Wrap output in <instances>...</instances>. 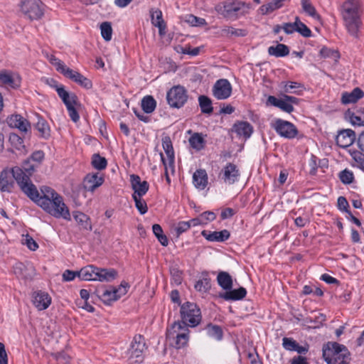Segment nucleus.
I'll list each match as a JSON object with an SVG mask.
<instances>
[{"label":"nucleus","instance_id":"f257e3e1","mask_svg":"<svg viewBox=\"0 0 364 364\" xmlns=\"http://www.w3.org/2000/svg\"><path fill=\"white\" fill-rule=\"evenodd\" d=\"M338 11L347 33L354 39H359L363 27L360 0H346L341 4Z\"/></svg>","mask_w":364,"mask_h":364},{"label":"nucleus","instance_id":"f03ea898","mask_svg":"<svg viewBox=\"0 0 364 364\" xmlns=\"http://www.w3.org/2000/svg\"><path fill=\"white\" fill-rule=\"evenodd\" d=\"M26 171L16 166L11 171L4 170L0 173V191L1 192L11 193L14 188V180L20 189L24 193V191L30 188V185L33 184L30 178L31 173L34 171V166L24 167Z\"/></svg>","mask_w":364,"mask_h":364},{"label":"nucleus","instance_id":"7ed1b4c3","mask_svg":"<svg viewBox=\"0 0 364 364\" xmlns=\"http://www.w3.org/2000/svg\"><path fill=\"white\" fill-rule=\"evenodd\" d=\"M250 6L244 1L226 0L218 4L215 10L223 18L229 21H236L248 13Z\"/></svg>","mask_w":364,"mask_h":364},{"label":"nucleus","instance_id":"20e7f679","mask_svg":"<svg viewBox=\"0 0 364 364\" xmlns=\"http://www.w3.org/2000/svg\"><path fill=\"white\" fill-rule=\"evenodd\" d=\"M323 357L328 364H348L350 360L347 348L338 343H328L323 348Z\"/></svg>","mask_w":364,"mask_h":364},{"label":"nucleus","instance_id":"39448f33","mask_svg":"<svg viewBox=\"0 0 364 364\" xmlns=\"http://www.w3.org/2000/svg\"><path fill=\"white\" fill-rule=\"evenodd\" d=\"M41 192L42 196L40 195L36 186L34 184H31L30 188L24 191V194H26L31 200L35 202L45 211V205L50 206L54 203L55 198L61 197V196L55 190L48 186H43L41 188Z\"/></svg>","mask_w":364,"mask_h":364},{"label":"nucleus","instance_id":"423d86ee","mask_svg":"<svg viewBox=\"0 0 364 364\" xmlns=\"http://www.w3.org/2000/svg\"><path fill=\"white\" fill-rule=\"evenodd\" d=\"M190 331L182 321L174 322L166 332L167 339L175 342L177 348L184 347L189 340Z\"/></svg>","mask_w":364,"mask_h":364},{"label":"nucleus","instance_id":"0eeeda50","mask_svg":"<svg viewBox=\"0 0 364 364\" xmlns=\"http://www.w3.org/2000/svg\"><path fill=\"white\" fill-rule=\"evenodd\" d=\"M180 312L182 322L186 326L195 327L201 321L200 309L193 303H184L181 307Z\"/></svg>","mask_w":364,"mask_h":364},{"label":"nucleus","instance_id":"6e6552de","mask_svg":"<svg viewBox=\"0 0 364 364\" xmlns=\"http://www.w3.org/2000/svg\"><path fill=\"white\" fill-rule=\"evenodd\" d=\"M20 6L23 16L31 21L38 20L43 16V4L40 0H23Z\"/></svg>","mask_w":364,"mask_h":364},{"label":"nucleus","instance_id":"1a4fd4ad","mask_svg":"<svg viewBox=\"0 0 364 364\" xmlns=\"http://www.w3.org/2000/svg\"><path fill=\"white\" fill-rule=\"evenodd\" d=\"M270 125L279 136L285 139H294L299 134L296 127L289 121L274 119L271 122Z\"/></svg>","mask_w":364,"mask_h":364},{"label":"nucleus","instance_id":"9d476101","mask_svg":"<svg viewBox=\"0 0 364 364\" xmlns=\"http://www.w3.org/2000/svg\"><path fill=\"white\" fill-rule=\"evenodd\" d=\"M146 348L145 339L141 335H136L129 348V359L131 364L140 363L144 358V351Z\"/></svg>","mask_w":364,"mask_h":364},{"label":"nucleus","instance_id":"9b49d317","mask_svg":"<svg viewBox=\"0 0 364 364\" xmlns=\"http://www.w3.org/2000/svg\"><path fill=\"white\" fill-rule=\"evenodd\" d=\"M166 98L168 104L171 107L180 108L186 102L188 95L183 87L176 85L168 91Z\"/></svg>","mask_w":364,"mask_h":364},{"label":"nucleus","instance_id":"f8f14e48","mask_svg":"<svg viewBox=\"0 0 364 364\" xmlns=\"http://www.w3.org/2000/svg\"><path fill=\"white\" fill-rule=\"evenodd\" d=\"M46 212L55 218H63L66 220H70V210L64 203L63 197L55 198L54 203L50 206L45 205Z\"/></svg>","mask_w":364,"mask_h":364},{"label":"nucleus","instance_id":"ddd939ff","mask_svg":"<svg viewBox=\"0 0 364 364\" xmlns=\"http://www.w3.org/2000/svg\"><path fill=\"white\" fill-rule=\"evenodd\" d=\"M240 176V172L238 167L232 163H228L219 173V178L227 185H232L237 182Z\"/></svg>","mask_w":364,"mask_h":364},{"label":"nucleus","instance_id":"4468645a","mask_svg":"<svg viewBox=\"0 0 364 364\" xmlns=\"http://www.w3.org/2000/svg\"><path fill=\"white\" fill-rule=\"evenodd\" d=\"M127 283L121 284L117 288L109 287V289H104L100 294V299L105 304H110L112 301H116L119 299L122 295H124L127 291Z\"/></svg>","mask_w":364,"mask_h":364},{"label":"nucleus","instance_id":"2eb2a0df","mask_svg":"<svg viewBox=\"0 0 364 364\" xmlns=\"http://www.w3.org/2000/svg\"><path fill=\"white\" fill-rule=\"evenodd\" d=\"M232 93V85L227 79L217 80L213 87V95L218 100H226Z\"/></svg>","mask_w":364,"mask_h":364},{"label":"nucleus","instance_id":"dca6fc26","mask_svg":"<svg viewBox=\"0 0 364 364\" xmlns=\"http://www.w3.org/2000/svg\"><path fill=\"white\" fill-rule=\"evenodd\" d=\"M21 78L20 75L6 70L0 71V86L16 89L20 87Z\"/></svg>","mask_w":364,"mask_h":364},{"label":"nucleus","instance_id":"f3484780","mask_svg":"<svg viewBox=\"0 0 364 364\" xmlns=\"http://www.w3.org/2000/svg\"><path fill=\"white\" fill-rule=\"evenodd\" d=\"M130 182L134 190L133 196L143 197L149 191V185L146 181H141V178L135 174L130 176Z\"/></svg>","mask_w":364,"mask_h":364},{"label":"nucleus","instance_id":"a211bd4d","mask_svg":"<svg viewBox=\"0 0 364 364\" xmlns=\"http://www.w3.org/2000/svg\"><path fill=\"white\" fill-rule=\"evenodd\" d=\"M8 125L16 128L22 132H27L30 129V123L20 114H12L6 119Z\"/></svg>","mask_w":364,"mask_h":364},{"label":"nucleus","instance_id":"6ab92c4d","mask_svg":"<svg viewBox=\"0 0 364 364\" xmlns=\"http://www.w3.org/2000/svg\"><path fill=\"white\" fill-rule=\"evenodd\" d=\"M33 304L38 310L46 309L51 303L49 294L44 291H36L33 294Z\"/></svg>","mask_w":364,"mask_h":364},{"label":"nucleus","instance_id":"aec40b11","mask_svg":"<svg viewBox=\"0 0 364 364\" xmlns=\"http://www.w3.org/2000/svg\"><path fill=\"white\" fill-rule=\"evenodd\" d=\"M355 134L351 129L341 131L336 136L337 144L342 148H347L354 142Z\"/></svg>","mask_w":364,"mask_h":364},{"label":"nucleus","instance_id":"412c9836","mask_svg":"<svg viewBox=\"0 0 364 364\" xmlns=\"http://www.w3.org/2000/svg\"><path fill=\"white\" fill-rule=\"evenodd\" d=\"M104 182V178L98 173L87 174L84 179V188L87 191L93 192Z\"/></svg>","mask_w":364,"mask_h":364},{"label":"nucleus","instance_id":"4be33fe9","mask_svg":"<svg viewBox=\"0 0 364 364\" xmlns=\"http://www.w3.org/2000/svg\"><path fill=\"white\" fill-rule=\"evenodd\" d=\"M63 75L87 89L92 87V82L90 80L84 77L80 73L71 70L69 68L66 69L65 72L63 73Z\"/></svg>","mask_w":364,"mask_h":364},{"label":"nucleus","instance_id":"5701e85b","mask_svg":"<svg viewBox=\"0 0 364 364\" xmlns=\"http://www.w3.org/2000/svg\"><path fill=\"white\" fill-rule=\"evenodd\" d=\"M162 146L166 154L167 159L166 160L168 163H169V166L171 167V172L173 173L175 171V156L172 142L169 136H165L162 138Z\"/></svg>","mask_w":364,"mask_h":364},{"label":"nucleus","instance_id":"b1692460","mask_svg":"<svg viewBox=\"0 0 364 364\" xmlns=\"http://www.w3.org/2000/svg\"><path fill=\"white\" fill-rule=\"evenodd\" d=\"M201 235L210 242H224L228 240L230 236V232L228 230L214 232L203 230Z\"/></svg>","mask_w":364,"mask_h":364},{"label":"nucleus","instance_id":"393cba45","mask_svg":"<svg viewBox=\"0 0 364 364\" xmlns=\"http://www.w3.org/2000/svg\"><path fill=\"white\" fill-rule=\"evenodd\" d=\"M233 131L239 137L250 138L253 132L252 126L247 122H238L233 125Z\"/></svg>","mask_w":364,"mask_h":364},{"label":"nucleus","instance_id":"a878e982","mask_svg":"<svg viewBox=\"0 0 364 364\" xmlns=\"http://www.w3.org/2000/svg\"><path fill=\"white\" fill-rule=\"evenodd\" d=\"M99 267L87 265L77 272V277L85 281H97Z\"/></svg>","mask_w":364,"mask_h":364},{"label":"nucleus","instance_id":"bb28decb","mask_svg":"<svg viewBox=\"0 0 364 364\" xmlns=\"http://www.w3.org/2000/svg\"><path fill=\"white\" fill-rule=\"evenodd\" d=\"M267 104L277 107L287 113H291L294 111V107L288 104L284 95L280 98L272 95L269 96L267 98Z\"/></svg>","mask_w":364,"mask_h":364},{"label":"nucleus","instance_id":"cd10ccee","mask_svg":"<svg viewBox=\"0 0 364 364\" xmlns=\"http://www.w3.org/2000/svg\"><path fill=\"white\" fill-rule=\"evenodd\" d=\"M58 95L65 105L67 109L77 107L78 104L77 97L75 94H70L65 90V87L58 89Z\"/></svg>","mask_w":364,"mask_h":364},{"label":"nucleus","instance_id":"c85d7f7f","mask_svg":"<svg viewBox=\"0 0 364 364\" xmlns=\"http://www.w3.org/2000/svg\"><path fill=\"white\" fill-rule=\"evenodd\" d=\"M247 291L244 287H240L237 289H230L220 294V297L226 301H237L245 297Z\"/></svg>","mask_w":364,"mask_h":364},{"label":"nucleus","instance_id":"c756f323","mask_svg":"<svg viewBox=\"0 0 364 364\" xmlns=\"http://www.w3.org/2000/svg\"><path fill=\"white\" fill-rule=\"evenodd\" d=\"M290 0H270L268 3L259 7V11L262 15L269 14L282 8L286 2Z\"/></svg>","mask_w":364,"mask_h":364},{"label":"nucleus","instance_id":"7c9ffc66","mask_svg":"<svg viewBox=\"0 0 364 364\" xmlns=\"http://www.w3.org/2000/svg\"><path fill=\"white\" fill-rule=\"evenodd\" d=\"M364 96V92L359 87H355L350 92H343L341 102L344 105L355 103Z\"/></svg>","mask_w":364,"mask_h":364},{"label":"nucleus","instance_id":"2f4dec72","mask_svg":"<svg viewBox=\"0 0 364 364\" xmlns=\"http://www.w3.org/2000/svg\"><path fill=\"white\" fill-rule=\"evenodd\" d=\"M152 24L159 28V34L164 35L166 30V24L163 19L162 12L159 9L151 11Z\"/></svg>","mask_w":364,"mask_h":364},{"label":"nucleus","instance_id":"473e14b6","mask_svg":"<svg viewBox=\"0 0 364 364\" xmlns=\"http://www.w3.org/2000/svg\"><path fill=\"white\" fill-rule=\"evenodd\" d=\"M194 186L200 190H203L208 184V175L205 170H197L193 176Z\"/></svg>","mask_w":364,"mask_h":364},{"label":"nucleus","instance_id":"72a5a7b5","mask_svg":"<svg viewBox=\"0 0 364 364\" xmlns=\"http://www.w3.org/2000/svg\"><path fill=\"white\" fill-rule=\"evenodd\" d=\"M188 141L191 148L197 151L203 149L206 143L203 135L198 132L192 134Z\"/></svg>","mask_w":364,"mask_h":364},{"label":"nucleus","instance_id":"f704fd0d","mask_svg":"<svg viewBox=\"0 0 364 364\" xmlns=\"http://www.w3.org/2000/svg\"><path fill=\"white\" fill-rule=\"evenodd\" d=\"M268 53L276 58H282L289 55V48L284 44L277 43L268 48Z\"/></svg>","mask_w":364,"mask_h":364},{"label":"nucleus","instance_id":"c9c22d12","mask_svg":"<svg viewBox=\"0 0 364 364\" xmlns=\"http://www.w3.org/2000/svg\"><path fill=\"white\" fill-rule=\"evenodd\" d=\"M117 272L114 269L99 268L97 281L99 282H112L117 277Z\"/></svg>","mask_w":364,"mask_h":364},{"label":"nucleus","instance_id":"e433bc0d","mask_svg":"<svg viewBox=\"0 0 364 364\" xmlns=\"http://www.w3.org/2000/svg\"><path fill=\"white\" fill-rule=\"evenodd\" d=\"M218 284L226 291L232 288V277L226 272H220L217 277Z\"/></svg>","mask_w":364,"mask_h":364},{"label":"nucleus","instance_id":"4c0bfd02","mask_svg":"<svg viewBox=\"0 0 364 364\" xmlns=\"http://www.w3.org/2000/svg\"><path fill=\"white\" fill-rule=\"evenodd\" d=\"M205 331L209 337L215 340L220 341L223 338L222 328L217 325L208 324L206 326Z\"/></svg>","mask_w":364,"mask_h":364},{"label":"nucleus","instance_id":"58836bf2","mask_svg":"<svg viewBox=\"0 0 364 364\" xmlns=\"http://www.w3.org/2000/svg\"><path fill=\"white\" fill-rule=\"evenodd\" d=\"M36 128L39 132V134L43 138H48L50 136V127L44 119L38 117V121L36 124Z\"/></svg>","mask_w":364,"mask_h":364},{"label":"nucleus","instance_id":"ea45409f","mask_svg":"<svg viewBox=\"0 0 364 364\" xmlns=\"http://www.w3.org/2000/svg\"><path fill=\"white\" fill-rule=\"evenodd\" d=\"M156 102L152 96L147 95L143 97L141 100V107L144 112L150 114L156 108Z\"/></svg>","mask_w":364,"mask_h":364},{"label":"nucleus","instance_id":"a19ab883","mask_svg":"<svg viewBox=\"0 0 364 364\" xmlns=\"http://www.w3.org/2000/svg\"><path fill=\"white\" fill-rule=\"evenodd\" d=\"M247 31L244 29L235 28L231 26H225L222 29V35L226 37H243L247 35Z\"/></svg>","mask_w":364,"mask_h":364},{"label":"nucleus","instance_id":"79ce46f5","mask_svg":"<svg viewBox=\"0 0 364 364\" xmlns=\"http://www.w3.org/2000/svg\"><path fill=\"white\" fill-rule=\"evenodd\" d=\"M73 218L82 228L91 230L90 219L87 215L81 212H74Z\"/></svg>","mask_w":364,"mask_h":364},{"label":"nucleus","instance_id":"37998d69","mask_svg":"<svg viewBox=\"0 0 364 364\" xmlns=\"http://www.w3.org/2000/svg\"><path fill=\"white\" fill-rule=\"evenodd\" d=\"M349 121L354 126H364V110L349 113Z\"/></svg>","mask_w":364,"mask_h":364},{"label":"nucleus","instance_id":"c03bdc74","mask_svg":"<svg viewBox=\"0 0 364 364\" xmlns=\"http://www.w3.org/2000/svg\"><path fill=\"white\" fill-rule=\"evenodd\" d=\"M198 101L203 113L210 114L213 112V108L210 98L205 95H201L198 97Z\"/></svg>","mask_w":364,"mask_h":364},{"label":"nucleus","instance_id":"a18cd8bd","mask_svg":"<svg viewBox=\"0 0 364 364\" xmlns=\"http://www.w3.org/2000/svg\"><path fill=\"white\" fill-rule=\"evenodd\" d=\"M303 11L314 18H318L315 7L312 5L310 0H301Z\"/></svg>","mask_w":364,"mask_h":364},{"label":"nucleus","instance_id":"49530a36","mask_svg":"<svg viewBox=\"0 0 364 364\" xmlns=\"http://www.w3.org/2000/svg\"><path fill=\"white\" fill-rule=\"evenodd\" d=\"M152 230L154 235L157 237L159 242L163 246H167L168 244V240L167 237L163 234V230L159 224H154L152 226Z\"/></svg>","mask_w":364,"mask_h":364},{"label":"nucleus","instance_id":"de8ad7c7","mask_svg":"<svg viewBox=\"0 0 364 364\" xmlns=\"http://www.w3.org/2000/svg\"><path fill=\"white\" fill-rule=\"evenodd\" d=\"M319 53L323 58L332 59L335 62H337L340 58L338 51L334 49L323 47L321 49Z\"/></svg>","mask_w":364,"mask_h":364},{"label":"nucleus","instance_id":"09e8293b","mask_svg":"<svg viewBox=\"0 0 364 364\" xmlns=\"http://www.w3.org/2000/svg\"><path fill=\"white\" fill-rule=\"evenodd\" d=\"M101 35L104 40L109 41L112 39V28L109 22L105 21L100 25Z\"/></svg>","mask_w":364,"mask_h":364},{"label":"nucleus","instance_id":"8fccbe9b","mask_svg":"<svg viewBox=\"0 0 364 364\" xmlns=\"http://www.w3.org/2000/svg\"><path fill=\"white\" fill-rule=\"evenodd\" d=\"M92 164L95 168L103 170L107 167V162L105 157L95 154L92 156Z\"/></svg>","mask_w":364,"mask_h":364},{"label":"nucleus","instance_id":"3c124183","mask_svg":"<svg viewBox=\"0 0 364 364\" xmlns=\"http://www.w3.org/2000/svg\"><path fill=\"white\" fill-rule=\"evenodd\" d=\"M27 268L22 262H16L13 267L14 273L18 278L26 279L28 274L26 273Z\"/></svg>","mask_w":364,"mask_h":364},{"label":"nucleus","instance_id":"603ef678","mask_svg":"<svg viewBox=\"0 0 364 364\" xmlns=\"http://www.w3.org/2000/svg\"><path fill=\"white\" fill-rule=\"evenodd\" d=\"M48 59L49 62L56 68V70L63 75L66 69H68V67L53 55H48Z\"/></svg>","mask_w":364,"mask_h":364},{"label":"nucleus","instance_id":"864d4df0","mask_svg":"<svg viewBox=\"0 0 364 364\" xmlns=\"http://www.w3.org/2000/svg\"><path fill=\"white\" fill-rule=\"evenodd\" d=\"M195 289L200 292H207L210 289V279L204 278L198 280L195 284Z\"/></svg>","mask_w":364,"mask_h":364},{"label":"nucleus","instance_id":"5fc2aeb1","mask_svg":"<svg viewBox=\"0 0 364 364\" xmlns=\"http://www.w3.org/2000/svg\"><path fill=\"white\" fill-rule=\"evenodd\" d=\"M132 198L134 200L135 206L136 209L139 210V212L141 215L145 214L148 210V207L146 201L142 198V197L139 196H133Z\"/></svg>","mask_w":364,"mask_h":364},{"label":"nucleus","instance_id":"6e6d98bb","mask_svg":"<svg viewBox=\"0 0 364 364\" xmlns=\"http://www.w3.org/2000/svg\"><path fill=\"white\" fill-rule=\"evenodd\" d=\"M350 155L355 163V166L364 171V154L358 151H353L350 152Z\"/></svg>","mask_w":364,"mask_h":364},{"label":"nucleus","instance_id":"4d7b16f0","mask_svg":"<svg viewBox=\"0 0 364 364\" xmlns=\"http://www.w3.org/2000/svg\"><path fill=\"white\" fill-rule=\"evenodd\" d=\"M185 21L193 26L205 25V20L202 18L195 16L192 14H188L185 16Z\"/></svg>","mask_w":364,"mask_h":364},{"label":"nucleus","instance_id":"13d9d810","mask_svg":"<svg viewBox=\"0 0 364 364\" xmlns=\"http://www.w3.org/2000/svg\"><path fill=\"white\" fill-rule=\"evenodd\" d=\"M339 178L342 183L350 184L353 181L354 176L352 171L345 169L339 173Z\"/></svg>","mask_w":364,"mask_h":364},{"label":"nucleus","instance_id":"bf43d9fd","mask_svg":"<svg viewBox=\"0 0 364 364\" xmlns=\"http://www.w3.org/2000/svg\"><path fill=\"white\" fill-rule=\"evenodd\" d=\"M296 32L299 33L302 36L306 38L311 36V31L300 21L299 18H298Z\"/></svg>","mask_w":364,"mask_h":364},{"label":"nucleus","instance_id":"052dcab7","mask_svg":"<svg viewBox=\"0 0 364 364\" xmlns=\"http://www.w3.org/2000/svg\"><path fill=\"white\" fill-rule=\"evenodd\" d=\"M202 225H207L208 223L214 220L216 218L215 214L211 211H205L199 215Z\"/></svg>","mask_w":364,"mask_h":364},{"label":"nucleus","instance_id":"680f3d73","mask_svg":"<svg viewBox=\"0 0 364 364\" xmlns=\"http://www.w3.org/2000/svg\"><path fill=\"white\" fill-rule=\"evenodd\" d=\"M191 228L188 221H181L178 223L175 226V231L177 237H179L182 233L186 232Z\"/></svg>","mask_w":364,"mask_h":364},{"label":"nucleus","instance_id":"e2e57ef3","mask_svg":"<svg viewBox=\"0 0 364 364\" xmlns=\"http://www.w3.org/2000/svg\"><path fill=\"white\" fill-rule=\"evenodd\" d=\"M22 243L26 245L27 247L31 251H35L38 248V245L37 242L28 235H26L22 239Z\"/></svg>","mask_w":364,"mask_h":364},{"label":"nucleus","instance_id":"0e129e2a","mask_svg":"<svg viewBox=\"0 0 364 364\" xmlns=\"http://www.w3.org/2000/svg\"><path fill=\"white\" fill-rule=\"evenodd\" d=\"M297 343L296 341L291 338L284 337L282 339V346L287 350L294 351L296 347H297Z\"/></svg>","mask_w":364,"mask_h":364},{"label":"nucleus","instance_id":"69168bd1","mask_svg":"<svg viewBox=\"0 0 364 364\" xmlns=\"http://www.w3.org/2000/svg\"><path fill=\"white\" fill-rule=\"evenodd\" d=\"M301 87L300 83L296 82H288L284 87V91L288 93H295L299 95V92L296 90L297 88Z\"/></svg>","mask_w":364,"mask_h":364},{"label":"nucleus","instance_id":"338daca9","mask_svg":"<svg viewBox=\"0 0 364 364\" xmlns=\"http://www.w3.org/2000/svg\"><path fill=\"white\" fill-rule=\"evenodd\" d=\"M298 18H295L294 23H285L282 25V28L287 34H291L296 31V26L298 25Z\"/></svg>","mask_w":364,"mask_h":364},{"label":"nucleus","instance_id":"774afa93","mask_svg":"<svg viewBox=\"0 0 364 364\" xmlns=\"http://www.w3.org/2000/svg\"><path fill=\"white\" fill-rule=\"evenodd\" d=\"M337 203H338V208L340 210L346 212L348 214V212H350L348 210L349 205H348V203L345 197H343V196L338 197Z\"/></svg>","mask_w":364,"mask_h":364}]
</instances>
